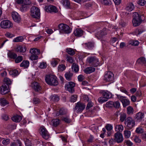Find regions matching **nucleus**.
Listing matches in <instances>:
<instances>
[{"label": "nucleus", "instance_id": "obj_1", "mask_svg": "<svg viewBox=\"0 0 146 146\" xmlns=\"http://www.w3.org/2000/svg\"><path fill=\"white\" fill-rule=\"evenodd\" d=\"M45 79L46 82L49 85L56 86L58 84L57 77L53 75H46Z\"/></svg>", "mask_w": 146, "mask_h": 146}, {"label": "nucleus", "instance_id": "obj_2", "mask_svg": "<svg viewBox=\"0 0 146 146\" xmlns=\"http://www.w3.org/2000/svg\"><path fill=\"white\" fill-rule=\"evenodd\" d=\"M31 15L32 17L39 21L40 17V9L37 7L33 6L31 8Z\"/></svg>", "mask_w": 146, "mask_h": 146}, {"label": "nucleus", "instance_id": "obj_3", "mask_svg": "<svg viewBox=\"0 0 146 146\" xmlns=\"http://www.w3.org/2000/svg\"><path fill=\"white\" fill-rule=\"evenodd\" d=\"M87 62L91 66L97 67L100 65V62L98 59L95 56L88 57L87 59Z\"/></svg>", "mask_w": 146, "mask_h": 146}, {"label": "nucleus", "instance_id": "obj_4", "mask_svg": "<svg viewBox=\"0 0 146 146\" xmlns=\"http://www.w3.org/2000/svg\"><path fill=\"white\" fill-rule=\"evenodd\" d=\"M58 27L60 33L69 34L71 31L69 27L65 24L61 23L59 25Z\"/></svg>", "mask_w": 146, "mask_h": 146}, {"label": "nucleus", "instance_id": "obj_5", "mask_svg": "<svg viewBox=\"0 0 146 146\" xmlns=\"http://www.w3.org/2000/svg\"><path fill=\"white\" fill-rule=\"evenodd\" d=\"M125 124L127 129H131L135 125V121L131 117H128L125 120Z\"/></svg>", "mask_w": 146, "mask_h": 146}, {"label": "nucleus", "instance_id": "obj_6", "mask_svg": "<svg viewBox=\"0 0 146 146\" xmlns=\"http://www.w3.org/2000/svg\"><path fill=\"white\" fill-rule=\"evenodd\" d=\"M141 19L140 16L137 12L133 13V19L132 23L133 26H137L139 25L141 23Z\"/></svg>", "mask_w": 146, "mask_h": 146}, {"label": "nucleus", "instance_id": "obj_7", "mask_svg": "<svg viewBox=\"0 0 146 146\" xmlns=\"http://www.w3.org/2000/svg\"><path fill=\"white\" fill-rule=\"evenodd\" d=\"M13 25V23L8 20L3 21L0 23L1 27L3 29H9L12 27Z\"/></svg>", "mask_w": 146, "mask_h": 146}, {"label": "nucleus", "instance_id": "obj_8", "mask_svg": "<svg viewBox=\"0 0 146 146\" xmlns=\"http://www.w3.org/2000/svg\"><path fill=\"white\" fill-rule=\"evenodd\" d=\"M114 78L113 74L112 72L110 71L105 72L104 80L106 82H110L112 81Z\"/></svg>", "mask_w": 146, "mask_h": 146}, {"label": "nucleus", "instance_id": "obj_9", "mask_svg": "<svg viewBox=\"0 0 146 146\" xmlns=\"http://www.w3.org/2000/svg\"><path fill=\"white\" fill-rule=\"evenodd\" d=\"M86 105L80 102H78L76 104L75 109L78 113H81L84 109Z\"/></svg>", "mask_w": 146, "mask_h": 146}, {"label": "nucleus", "instance_id": "obj_10", "mask_svg": "<svg viewBox=\"0 0 146 146\" xmlns=\"http://www.w3.org/2000/svg\"><path fill=\"white\" fill-rule=\"evenodd\" d=\"M40 134H41L43 138L46 139H48L49 137V133L46 129L43 126L41 127L40 129Z\"/></svg>", "mask_w": 146, "mask_h": 146}, {"label": "nucleus", "instance_id": "obj_11", "mask_svg": "<svg viewBox=\"0 0 146 146\" xmlns=\"http://www.w3.org/2000/svg\"><path fill=\"white\" fill-rule=\"evenodd\" d=\"M74 83L72 82H70L66 84L65 88L70 92L72 93L74 92Z\"/></svg>", "mask_w": 146, "mask_h": 146}, {"label": "nucleus", "instance_id": "obj_12", "mask_svg": "<svg viewBox=\"0 0 146 146\" xmlns=\"http://www.w3.org/2000/svg\"><path fill=\"white\" fill-rule=\"evenodd\" d=\"M114 139L117 143H119L123 141V137L122 134L119 132H117L114 135Z\"/></svg>", "mask_w": 146, "mask_h": 146}, {"label": "nucleus", "instance_id": "obj_13", "mask_svg": "<svg viewBox=\"0 0 146 146\" xmlns=\"http://www.w3.org/2000/svg\"><path fill=\"white\" fill-rule=\"evenodd\" d=\"M0 88L1 93L2 95H5L9 92V86L5 84H3Z\"/></svg>", "mask_w": 146, "mask_h": 146}, {"label": "nucleus", "instance_id": "obj_14", "mask_svg": "<svg viewBox=\"0 0 146 146\" xmlns=\"http://www.w3.org/2000/svg\"><path fill=\"white\" fill-rule=\"evenodd\" d=\"M125 97L123 96H120L119 98L122 103L123 107H125L130 104L129 101L127 99L125 98Z\"/></svg>", "mask_w": 146, "mask_h": 146}, {"label": "nucleus", "instance_id": "obj_15", "mask_svg": "<svg viewBox=\"0 0 146 146\" xmlns=\"http://www.w3.org/2000/svg\"><path fill=\"white\" fill-rule=\"evenodd\" d=\"M45 10L48 12L50 13H56L57 11L56 7L52 5L46 6L45 7Z\"/></svg>", "mask_w": 146, "mask_h": 146}, {"label": "nucleus", "instance_id": "obj_16", "mask_svg": "<svg viewBox=\"0 0 146 146\" xmlns=\"http://www.w3.org/2000/svg\"><path fill=\"white\" fill-rule=\"evenodd\" d=\"M27 50L26 47L24 45H19L17 46L15 50L18 53H24Z\"/></svg>", "mask_w": 146, "mask_h": 146}, {"label": "nucleus", "instance_id": "obj_17", "mask_svg": "<svg viewBox=\"0 0 146 146\" xmlns=\"http://www.w3.org/2000/svg\"><path fill=\"white\" fill-rule=\"evenodd\" d=\"M106 31V29H104L102 31L98 32L96 34V36L99 39H100L101 38L107 34Z\"/></svg>", "mask_w": 146, "mask_h": 146}, {"label": "nucleus", "instance_id": "obj_18", "mask_svg": "<svg viewBox=\"0 0 146 146\" xmlns=\"http://www.w3.org/2000/svg\"><path fill=\"white\" fill-rule=\"evenodd\" d=\"M101 93L102 96L106 97L108 100L109 99L111 98L112 96V94L107 90H102Z\"/></svg>", "mask_w": 146, "mask_h": 146}, {"label": "nucleus", "instance_id": "obj_19", "mask_svg": "<svg viewBox=\"0 0 146 146\" xmlns=\"http://www.w3.org/2000/svg\"><path fill=\"white\" fill-rule=\"evenodd\" d=\"M84 33L83 31L80 28H77L75 29L74 31V35L77 37L82 36Z\"/></svg>", "mask_w": 146, "mask_h": 146}, {"label": "nucleus", "instance_id": "obj_20", "mask_svg": "<svg viewBox=\"0 0 146 146\" xmlns=\"http://www.w3.org/2000/svg\"><path fill=\"white\" fill-rule=\"evenodd\" d=\"M12 16L13 20L17 22H19L21 20V18L18 14L16 12H13L12 13Z\"/></svg>", "mask_w": 146, "mask_h": 146}, {"label": "nucleus", "instance_id": "obj_21", "mask_svg": "<svg viewBox=\"0 0 146 146\" xmlns=\"http://www.w3.org/2000/svg\"><path fill=\"white\" fill-rule=\"evenodd\" d=\"M32 87L36 91L39 92L41 89V87L38 83L34 82L31 84Z\"/></svg>", "mask_w": 146, "mask_h": 146}, {"label": "nucleus", "instance_id": "obj_22", "mask_svg": "<svg viewBox=\"0 0 146 146\" xmlns=\"http://www.w3.org/2000/svg\"><path fill=\"white\" fill-rule=\"evenodd\" d=\"M135 117L137 121H141L144 117V114L141 112H139L136 114Z\"/></svg>", "mask_w": 146, "mask_h": 146}, {"label": "nucleus", "instance_id": "obj_23", "mask_svg": "<svg viewBox=\"0 0 146 146\" xmlns=\"http://www.w3.org/2000/svg\"><path fill=\"white\" fill-rule=\"evenodd\" d=\"M114 129L115 131L120 133L123 130L124 127L122 125L118 124L115 125Z\"/></svg>", "mask_w": 146, "mask_h": 146}, {"label": "nucleus", "instance_id": "obj_24", "mask_svg": "<svg viewBox=\"0 0 146 146\" xmlns=\"http://www.w3.org/2000/svg\"><path fill=\"white\" fill-rule=\"evenodd\" d=\"M95 70V68L92 67H88L85 68L84 70V72L86 74H90L94 72Z\"/></svg>", "mask_w": 146, "mask_h": 146}, {"label": "nucleus", "instance_id": "obj_25", "mask_svg": "<svg viewBox=\"0 0 146 146\" xmlns=\"http://www.w3.org/2000/svg\"><path fill=\"white\" fill-rule=\"evenodd\" d=\"M21 119V116L19 115H14L12 117V120L13 121L16 122H20Z\"/></svg>", "mask_w": 146, "mask_h": 146}, {"label": "nucleus", "instance_id": "obj_26", "mask_svg": "<svg viewBox=\"0 0 146 146\" xmlns=\"http://www.w3.org/2000/svg\"><path fill=\"white\" fill-rule=\"evenodd\" d=\"M67 113L66 110L63 108L60 109L57 111L56 113V115L58 116L59 115H62L66 114Z\"/></svg>", "mask_w": 146, "mask_h": 146}, {"label": "nucleus", "instance_id": "obj_27", "mask_svg": "<svg viewBox=\"0 0 146 146\" xmlns=\"http://www.w3.org/2000/svg\"><path fill=\"white\" fill-rule=\"evenodd\" d=\"M135 8V7L133 4L131 3L128 4L126 7L125 9L127 11L130 12L133 10Z\"/></svg>", "mask_w": 146, "mask_h": 146}, {"label": "nucleus", "instance_id": "obj_28", "mask_svg": "<svg viewBox=\"0 0 146 146\" xmlns=\"http://www.w3.org/2000/svg\"><path fill=\"white\" fill-rule=\"evenodd\" d=\"M29 62L27 60H23L20 64L21 67L24 68H27L29 66Z\"/></svg>", "mask_w": 146, "mask_h": 146}, {"label": "nucleus", "instance_id": "obj_29", "mask_svg": "<svg viewBox=\"0 0 146 146\" xmlns=\"http://www.w3.org/2000/svg\"><path fill=\"white\" fill-rule=\"evenodd\" d=\"M60 60L58 58H53L51 61V64L53 67H55L58 64Z\"/></svg>", "mask_w": 146, "mask_h": 146}, {"label": "nucleus", "instance_id": "obj_30", "mask_svg": "<svg viewBox=\"0 0 146 146\" xmlns=\"http://www.w3.org/2000/svg\"><path fill=\"white\" fill-rule=\"evenodd\" d=\"M29 52L31 54H38L40 53V51L39 49L34 48H31Z\"/></svg>", "mask_w": 146, "mask_h": 146}, {"label": "nucleus", "instance_id": "obj_31", "mask_svg": "<svg viewBox=\"0 0 146 146\" xmlns=\"http://www.w3.org/2000/svg\"><path fill=\"white\" fill-rule=\"evenodd\" d=\"M72 76V73L70 72H66L65 74V76L66 79L68 81L71 80Z\"/></svg>", "mask_w": 146, "mask_h": 146}, {"label": "nucleus", "instance_id": "obj_32", "mask_svg": "<svg viewBox=\"0 0 146 146\" xmlns=\"http://www.w3.org/2000/svg\"><path fill=\"white\" fill-rule=\"evenodd\" d=\"M134 112V109L131 106H129L127 108V113L128 115H132L133 114Z\"/></svg>", "mask_w": 146, "mask_h": 146}, {"label": "nucleus", "instance_id": "obj_33", "mask_svg": "<svg viewBox=\"0 0 146 146\" xmlns=\"http://www.w3.org/2000/svg\"><path fill=\"white\" fill-rule=\"evenodd\" d=\"M24 40V38L23 36H20L18 37H16L13 39V42H22Z\"/></svg>", "mask_w": 146, "mask_h": 146}, {"label": "nucleus", "instance_id": "obj_34", "mask_svg": "<svg viewBox=\"0 0 146 146\" xmlns=\"http://www.w3.org/2000/svg\"><path fill=\"white\" fill-rule=\"evenodd\" d=\"M72 70L75 72H77L79 71V67L77 64L73 63L72 66Z\"/></svg>", "mask_w": 146, "mask_h": 146}, {"label": "nucleus", "instance_id": "obj_35", "mask_svg": "<svg viewBox=\"0 0 146 146\" xmlns=\"http://www.w3.org/2000/svg\"><path fill=\"white\" fill-rule=\"evenodd\" d=\"M127 117L126 114L125 113H120V121L121 122H123Z\"/></svg>", "mask_w": 146, "mask_h": 146}, {"label": "nucleus", "instance_id": "obj_36", "mask_svg": "<svg viewBox=\"0 0 146 146\" xmlns=\"http://www.w3.org/2000/svg\"><path fill=\"white\" fill-rule=\"evenodd\" d=\"M124 134L125 137L128 139L130 137L131 135V132L128 130H125L124 131Z\"/></svg>", "mask_w": 146, "mask_h": 146}, {"label": "nucleus", "instance_id": "obj_37", "mask_svg": "<svg viewBox=\"0 0 146 146\" xmlns=\"http://www.w3.org/2000/svg\"><path fill=\"white\" fill-rule=\"evenodd\" d=\"M23 59V56H17L15 59V62L16 63H17L21 62Z\"/></svg>", "mask_w": 146, "mask_h": 146}, {"label": "nucleus", "instance_id": "obj_38", "mask_svg": "<svg viewBox=\"0 0 146 146\" xmlns=\"http://www.w3.org/2000/svg\"><path fill=\"white\" fill-rule=\"evenodd\" d=\"M62 4L66 8H70V2L68 0H64L63 1Z\"/></svg>", "mask_w": 146, "mask_h": 146}, {"label": "nucleus", "instance_id": "obj_39", "mask_svg": "<svg viewBox=\"0 0 146 146\" xmlns=\"http://www.w3.org/2000/svg\"><path fill=\"white\" fill-rule=\"evenodd\" d=\"M0 103L2 106H4L9 104L8 102L5 98H2L0 100Z\"/></svg>", "mask_w": 146, "mask_h": 146}, {"label": "nucleus", "instance_id": "obj_40", "mask_svg": "<svg viewBox=\"0 0 146 146\" xmlns=\"http://www.w3.org/2000/svg\"><path fill=\"white\" fill-rule=\"evenodd\" d=\"M52 123L53 126L56 127L60 123V120L59 119H54L52 120Z\"/></svg>", "mask_w": 146, "mask_h": 146}, {"label": "nucleus", "instance_id": "obj_41", "mask_svg": "<svg viewBox=\"0 0 146 146\" xmlns=\"http://www.w3.org/2000/svg\"><path fill=\"white\" fill-rule=\"evenodd\" d=\"M9 74L13 76H16L18 74V71L15 69L11 70L9 72Z\"/></svg>", "mask_w": 146, "mask_h": 146}, {"label": "nucleus", "instance_id": "obj_42", "mask_svg": "<svg viewBox=\"0 0 146 146\" xmlns=\"http://www.w3.org/2000/svg\"><path fill=\"white\" fill-rule=\"evenodd\" d=\"M66 51L68 54L72 56L74 55L75 53L74 50L73 49L71 48H68L66 49Z\"/></svg>", "mask_w": 146, "mask_h": 146}, {"label": "nucleus", "instance_id": "obj_43", "mask_svg": "<svg viewBox=\"0 0 146 146\" xmlns=\"http://www.w3.org/2000/svg\"><path fill=\"white\" fill-rule=\"evenodd\" d=\"M108 100L107 99V98L104 96H103L100 97L98 99V102L102 104L104 102L107 101Z\"/></svg>", "mask_w": 146, "mask_h": 146}, {"label": "nucleus", "instance_id": "obj_44", "mask_svg": "<svg viewBox=\"0 0 146 146\" xmlns=\"http://www.w3.org/2000/svg\"><path fill=\"white\" fill-rule=\"evenodd\" d=\"M21 142L19 140H17L16 142L11 143V146H21Z\"/></svg>", "mask_w": 146, "mask_h": 146}, {"label": "nucleus", "instance_id": "obj_45", "mask_svg": "<svg viewBox=\"0 0 146 146\" xmlns=\"http://www.w3.org/2000/svg\"><path fill=\"white\" fill-rule=\"evenodd\" d=\"M29 8V5L24 4H23L20 8V9L21 11L24 12L26 11Z\"/></svg>", "mask_w": 146, "mask_h": 146}, {"label": "nucleus", "instance_id": "obj_46", "mask_svg": "<svg viewBox=\"0 0 146 146\" xmlns=\"http://www.w3.org/2000/svg\"><path fill=\"white\" fill-rule=\"evenodd\" d=\"M137 62L139 63L145 64L146 63V61L144 57H140L137 60Z\"/></svg>", "mask_w": 146, "mask_h": 146}, {"label": "nucleus", "instance_id": "obj_47", "mask_svg": "<svg viewBox=\"0 0 146 146\" xmlns=\"http://www.w3.org/2000/svg\"><path fill=\"white\" fill-rule=\"evenodd\" d=\"M4 84H6L9 86V85L11 84L12 81L9 78H5L4 79Z\"/></svg>", "mask_w": 146, "mask_h": 146}, {"label": "nucleus", "instance_id": "obj_48", "mask_svg": "<svg viewBox=\"0 0 146 146\" xmlns=\"http://www.w3.org/2000/svg\"><path fill=\"white\" fill-rule=\"evenodd\" d=\"M66 66L65 65L63 64H61L59 65L58 67V71H62L65 70Z\"/></svg>", "mask_w": 146, "mask_h": 146}, {"label": "nucleus", "instance_id": "obj_49", "mask_svg": "<svg viewBox=\"0 0 146 146\" xmlns=\"http://www.w3.org/2000/svg\"><path fill=\"white\" fill-rule=\"evenodd\" d=\"M66 58L67 61L71 63H73L74 60L72 57L69 56L68 55H66Z\"/></svg>", "mask_w": 146, "mask_h": 146}, {"label": "nucleus", "instance_id": "obj_50", "mask_svg": "<svg viewBox=\"0 0 146 146\" xmlns=\"http://www.w3.org/2000/svg\"><path fill=\"white\" fill-rule=\"evenodd\" d=\"M51 100L54 102H57L59 100V96L56 95H52L51 96Z\"/></svg>", "mask_w": 146, "mask_h": 146}, {"label": "nucleus", "instance_id": "obj_51", "mask_svg": "<svg viewBox=\"0 0 146 146\" xmlns=\"http://www.w3.org/2000/svg\"><path fill=\"white\" fill-rule=\"evenodd\" d=\"M8 56L10 58L15 59L17 56V54L13 52H10L8 54Z\"/></svg>", "mask_w": 146, "mask_h": 146}, {"label": "nucleus", "instance_id": "obj_52", "mask_svg": "<svg viewBox=\"0 0 146 146\" xmlns=\"http://www.w3.org/2000/svg\"><path fill=\"white\" fill-rule=\"evenodd\" d=\"M2 141V143L5 145H8L10 143V139H9L3 138Z\"/></svg>", "mask_w": 146, "mask_h": 146}, {"label": "nucleus", "instance_id": "obj_53", "mask_svg": "<svg viewBox=\"0 0 146 146\" xmlns=\"http://www.w3.org/2000/svg\"><path fill=\"white\" fill-rule=\"evenodd\" d=\"M88 103L87 104L86 107V109L87 110L89 109L91 107H92L94 104V103L90 100L89 101H87Z\"/></svg>", "mask_w": 146, "mask_h": 146}, {"label": "nucleus", "instance_id": "obj_54", "mask_svg": "<svg viewBox=\"0 0 146 146\" xmlns=\"http://www.w3.org/2000/svg\"><path fill=\"white\" fill-rule=\"evenodd\" d=\"M62 120L66 123H69L71 121V119L68 117H64L62 119Z\"/></svg>", "mask_w": 146, "mask_h": 146}, {"label": "nucleus", "instance_id": "obj_55", "mask_svg": "<svg viewBox=\"0 0 146 146\" xmlns=\"http://www.w3.org/2000/svg\"><path fill=\"white\" fill-rule=\"evenodd\" d=\"M143 32V31L141 29H137L135 30L134 31L133 34L134 35H138L141 34Z\"/></svg>", "mask_w": 146, "mask_h": 146}, {"label": "nucleus", "instance_id": "obj_56", "mask_svg": "<svg viewBox=\"0 0 146 146\" xmlns=\"http://www.w3.org/2000/svg\"><path fill=\"white\" fill-rule=\"evenodd\" d=\"M85 44L87 48L89 49H91L94 47V44L92 42H88L85 43Z\"/></svg>", "mask_w": 146, "mask_h": 146}, {"label": "nucleus", "instance_id": "obj_57", "mask_svg": "<svg viewBox=\"0 0 146 146\" xmlns=\"http://www.w3.org/2000/svg\"><path fill=\"white\" fill-rule=\"evenodd\" d=\"M37 54H31L30 57V59L32 60H36L38 59V56Z\"/></svg>", "mask_w": 146, "mask_h": 146}, {"label": "nucleus", "instance_id": "obj_58", "mask_svg": "<svg viewBox=\"0 0 146 146\" xmlns=\"http://www.w3.org/2000/svg\"><path fill=\"white\" fill-rule=\"evenodd\" d=\"M143 129L141 127H137L135 130V132L138 133H141L144 132Z\"/></svg>", "mask_w": 146, "mask_h": 146}, {"label": "nucleus", "instance_id": "obj_59", "mask_svg": "<svg viewBox=\"0 0 146 146\" xmlns=\"http://www.w3.org/2000/svg\"><path fill=\"white\" fill-rule=\"evenodd\" d=\"M112 105L114 107L116 108H119L120 106V103L118 101L113 102Z\"/></svg>", "mask_w": 146, "mask_h": 146}, {"label": "nucleus", "instance_id": "obj_60", "mask_svg": "<svg viewBox=\"0 0 146 146\" xmlns=\"http://www.w3.org/2000/svg\"><path fill=\"white\" fill-rule=\"evenodd\" d=\"M106 129L107 131H111L113 129V126L110 124H107L105 126Z\"/></svg>", "mask_w": 146, "mask_h": 146}, {"label": "nucleus", "instance_id": "obj_61", "mask_svg": "<svg viewBox=\"0 0 146 146\" xmlns=\"http://www.w3.org/2000/svg\"><path fill=\"white\" fill-rule=\"evenodd\" d=\"M77 96L76 95H72L70 99V101L71 102H74L76 101L77 100Z\"/></svg>", "mask_w": 146, "mask_h": 146}, {"label": "nucleus", "instance_id": "obj_62", "mask_svg": "<svg viewBox=\"0 0 146 146\" xmlns=\"http://www.w3.org/2000/svg\"><path fill=\"white\" fill-rule=\"evenodd\" d=\"M130 44L132 46H137L139 44V42L137 40L132 41L130 42Z\"/></svg>", "mask_w": 146, "mask_h": 146}, {"label": "nucleus", "instance_id": "obj_63", "mask_svg": "<svg viewBox=\"0 0 146 146\" xmlns=\"http://www.w3.org/2000/svg\"><path fill=\"white\" fill-rule=\"evenodd\" d=\"M5 36L8 38H12L15 36V35L9 32H7L5 34Z\"/></svg>", "mask_w": 146, "mask_h": 146}, {"label": "nucleus", "instance_id": "obj_64", "mask_svg": "<svg viewBox=\"0 0 146 146\" xmlns=\"http://www.w3.org/2000/svg\"><path fill=\"white\" fill-rule=\"evenodd\" d=\"M47 66L46 63L45 62H42L40 63L39 67L42 69L45 68Z\"/></svg>", "mask_w": 146, "mask_h": 146}]
</instances>
